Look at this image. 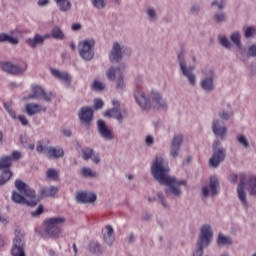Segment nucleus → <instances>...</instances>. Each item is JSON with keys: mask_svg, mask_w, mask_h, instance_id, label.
I'll use <instances>...</instances> for the list:
<instances>
[{"mask_svg": "<svg viewBox=\"0 0 256 256\" xmlns=\"http://www.w3.org/2000/svg\"><path fill=\"white\" fill-rule=\"evenodd\" d=\"M94 150L93 148H84L82 149V158L84 161H89L93 157Z\"/></svg>", "mask_w": 256, "mask_h": 256, "instance_id": "40", "label": "nucleus"}, {"mask_svg": "<svg viewBox=\"0 0 256 256\" xmlns=\"http://www.w3.org/2000/svg\"><path fill=\"white\" fill-rule=\"evenodd\" d=\"M228 179L230 183H237V179H239V176L237 174H230Z\"/></svg>", "mask_w": 256, "mask_h": 256, "instance_id": "60", "label": "nucleus"}, {"mask_svg": "<svg viewBox=\"0 0 256 256\" xmlns=\"http://www.w3.org/2000/svg\"><path fill=\"white\" fill-rule=\"evenodd\" d=\"M18 119H19L20 123H22V125L24 127L29 125V120H27V117H25L24 115L18 116Z\"/></svg>", "mask_w": 256, "mask_h": 256, "instance_id": "57", "label": "nucleus"}, {"mask_svg": "<svg viewBox=\"0 0 256 256\" xmlns=\"http://www.w3.org/2000/svg\"><path fill=\"white\" fill-rule=\"evenodd\" d=\"M147 15L152 21H156L157 19V11L154 10L152 7H148Z\"/></svg>", "mask_w": 256, "mask_h": 256, "instance_id": "50", "label": "nucleus"}, {"mask_svg": "<svg viewBox=\"0 0 256 256\" xmlns=\"http://www.w3.org/2000/svg\"><path fill=\"white\" fill-rule=\"evenodd\" d=\"M88 251H90L93 255H101V253H103V248L99 242L92 241L88 245Z\"/></svg>", "mask_w": 256, "mask_h": 256, "instance_id": "30", "label": "nucleus"}, {"mask_svg": "<svg viewBox=\"0 0 256 256\" xmlns=\"http://www.w3.org/2000/svg\"><path fill=\"white\" fill-rule=\"evenodd\" d=\"M78 203H95L97 195L89 192H79L76 196Z\"/></svg>", "mask_w": 256, "mask_h": 256, "instance_id": "21", "label": "nucleus"}, {"mask_svg": "<svg viewBox=\"0 0 256 256\" xmlns=\"http://www.w3.org/2000/svg\"><path fill=\"white\" fill-rule=\"evenodd\" d=\"M218 117H220V119H223V121H229V119L233 117V112L232 110L230 111L220 110L218 113Z\"/></svg>", "mask_w": 256, "mask_h": 256, "instance_id": "41", "label": "nucleus"}, {"mask_svg": "<svg viewBox=\"0 0 256 256\" xmlns=\"http://www.w3.org/2000/svg\"><path fill=\"white\" fill-rule=\"evenodd\" d=\"M240 183L237 187L238 198L243 203L244 207H249V202L247 201V194L245 193V183L247 181V175L241 173L239 175Z\"/></svg>", "mask_w": 256, "mask_h": 256, "instance_id": "12", "label": "nucleus"}, {"mask_svg": "<svg viewBox=\"0 0 256 256\" xmlns=\"http://www.w3.org/2000/svg\"><path fill=\"white\" fill-rule=\"evenodd\" d=\"M55 3L57 5V7L60 9V11L62 12H67V11H71V1L69 0H55Z\"/></svg>", "mask_w": 256, "mask_h": 256, "instance_id": "32", "label": "nucleus"}, {"mask_svg": "<svg viewBox=\"0 0 256 256\" xmlns=\"http://www.w3.org/2000/svg\"><path fill=\"white\" fill-rule=\"evenodd\" d=\"M183 134L174 135L170 144V157L177 159L181 153V146L183 145Z\"/></svg>", "mask_w": 256, "mask_h": 256, "instance_id": "10", "label": "nucleus"}, {"mask_svg": "<svg viewBox=\"0 0 256 256\" xmlns=\"http://www.w3.org/2000/svg\"><path fill=\"white\" fill-rule=\"evenodd\" d=\"M153 143H155V138H153V136L148 135L146 137V145H148V147H151V145H153Z\"/></svg>", "mask_w": 256, "mask_h": 256, "instance_id": "58", "label": "nucleus"}, {"mask_svg": "<svg viewBox=\"0 0 256 256\" xmlns=\"http://www.w3.org/2000/svg\"><path fill=\"white\" fill-rule=\"evenodd\" d=\"M204 78L200 82V87L203 91L211 93L215 89V70L211 67H206L202 71Z\"/></svg>", "mask_w": 256, "mask_h": 256, "instance_id": "6", "label": "nucleus"}, {"mask_svg": "<svg viewBox=\"0 0 256 256\" xmlns=\"http://www.w3.org/2000/svg\"><path fill=\"white\" fill-rule=\"evenodd\" d=\"M93 108L89 106H83L78 111V119L84 125H91V121H93Z\"/></svg>", "mask_w": 256, "mask_h": 256, "instance_id": "14", "label": "nucleus"}, {"mask_svg": "<svg viewBox=\"0 0 256 256\" xmlns=\"http://www.w3.org/2000/svg\"><path fill=\"white\" fill-rule=\"evenodd\" d=\"M25 109L29 117H32V115H37V113H41V111H46V108H42L41 105L35 103L26 104Z\"/></svg>", "mask_w": 256, "mask_h": 256, "instance_id": "24", "label": "nucleus"}, {"mask_svg": "<svg viewBox=\"0 0 256 256\" xmlns=\"http://www.w3.org/2000/svg\"><path fill=\"white\" fill-rule=\"evenodd\" d=\"M43 213V205H39L38 208L31 212L32 217H39Z\"/></svg>", "mask_w": 256, "mask_h": 256, "instance_id": "55", "label": "nucleus"}, {"mask_svg": "<svg viewBox=\"0 0 256 256\" xmlns=\"http://www.w3.org/2000/svg\"><path fill=\"white\" fill-rule=\"evenodd\" d=\"M143 221H151V219H153V215L150 213H144V215L142 216Z\"/></svg>", "mask_w": 256, "mask_h": 256, "instance_id": "61", "label": "nucleus"}, {"mask_svg": "<svg viewBox=\"0 0 256 256\" xmlns=\"http://www.w3.org/2000/svg\"><path fill=\"white\" fill-rule=\"evenodd\" d=\"M109 59L111 63H121V61H123V47H121L119 42L113 43L109 53Z\"/></svg>", "mask_w": 256, "mask_h": 256, "instance_id": "13", "label": "nucleus"}, {"mask_svg": "<svg viewBox=\"0 0 256 256\" xmlns=\"http://www.w3.org/2000/svg\"><path fill=\"white\" fill-rule=\"evenodd\" d=\"M152 101L154 103V109H157L158 111H166L167 109V101L163 99V96L161 93L152 90L151 92Z\"/></svg>", "mask_w": 256, "mask_h": 256, "instance_id": "18", "label": "nucleus"}, {"mask_svg": "<svg viewBox=\"0 0 256 256\" xmlns=\"http://www.w3.org/2000/svg\"><path fill=\"white\" fill-rule=\"evenodd\" d=\"M217 243L220 247H223V245H233V240L229 236H225L223 234H219L217 238Z\"/></svg>", "mask_w": 256, "mask_h": 256, "instance_id": "34", "label": "nucleus"}, {"mask_svg": "<svg viewBox=\"0 0 256 256\" xmlns=\"http://www.w3.org/2000/svg\"><path fill=\"white\" fill-rule=\"evenodd\" d=\"M202 195H203L204 197H209V187H208V186H204V187L202 188Z\"/></svg>", "mask_w": 256, "mask_h": 256, "instance_id": "62", "label": "nucleus"}, {"mask_svg": "<svg viewBox=\"0 0 256 256\" xmlns=\"http://www.w3.org/2000/svg\"><path fill=\"white\" fill-rule=\"evenodd\" d=\"M212 131L216 137L225 139L227 136V126H225L223 120L214 119L212 122Z\"/></svg>", "mask_w": 256, "mask_h": 256, "instance_id": "15", "label": "nucleus"}, {"mask_svg": "<svg viewBox=\"0 0 256 256\" xmlns=\"http://www.w3.org/2000/svg\"><path fill=\"white\" fill-rule=\"evenodd\" d=\"M227 157V150L225 148H219V150H213V155L209 160L210 167H213V169H217L223 161H225V158Z\"/></svg>", "mask_w": 256, "mask_h": 256, "instance_id": "11", "label": "nucleus"}, {"mask_svg": "<svg viewBox=\"0 0 256 256\" xmlns=\"http://www.w3.org/2000/svg\"><path fill=\"white\" fill-rule=\"evenodd\" d=\"M230 40L232 41V43H234V45H236V47H238V49H241V33H232L230 36Z\"/></svg>", "mask_w": 256, "mask_h": 256, "instance_id": "36", "label": "nucleus"}, {"mask_svg": "<svg viewBox=\"0 0 256 256\" xmlns=\"http://www.w3.org/2000/svg\"><path fill=\"white\" fill-rule=\"evenodd\" d=\"M15 187L19 193L15 191L12 192L11 199L13 203H17L18 205H27L28 207H35L37 203H39L35 190L31 189L25 182L16 180Z\"/></svg>", "mask_w": 256, "mask_h": 256, "instance_id": "2", "label": "nucleus"}, {"mask_svg": "<svg viewBox=\"0 0 256 256\" xmlns=\"http://www.w3.org/2000/svg\"><path fill=\"white\" fill-rule=\"evenodd\" d=\"M248 57H256V44L251 45L247 52Z\"/></svg>", "mask_w": 256, "mask_h": 256, "instance_id": "53", "label": "nucleus"}, {"mask_svg": "<svg viewBox=\"0 0 256 256\" xmlns=\"http://www.w3.org/2000/svg\"><path fill=\"white\" fill-rule=\"evenodd\" d=\"M27 45L35 49L38 45H43V36L35 34L34 38H29L26 40Z\"/></svg>", "mask_w": 256, "mask_h": 256, "instance_id": "31", "label": "nucleus"}, {"mask_svg": "<svg viewBox=\"0 0 256 256\" xmlns=\"http://www.w3.org/2000/svg\"><path fill=\"white\" fill-rule=\"evenodd\" d=\"M65 217H52L44 221V231L49 237H58L61 234V227L65 224Z\"/></svg>", "mask_w": 256, "mask_h": 256, "instance_id": "4", "label": "nucleus"}, {"mask_svg": "<svg viewBox=\"0 0 256 256\" xmlns=\"http://www.w3.org/2000/svg\"><path fill=\"white\" fill-rule=\"evenodd\" d=\"M57 187L51 186L50 188L47 187H41L39 190L40 199H43L45 197H53L54 195H57Z\"/></svg>", "mask_w": 256, "mask_h": 256, "instance_id": "25", "label": "nucleus"}, {"mask_svg": "<svg viewBox=\"0 0 256 256\" xmlns=\"http://www.w3.org/2000/svg\"><path fill=\"white\" fill-rule=\"evenodd\" d=\"M199 11H201V6L197 4L192 5V7L190 8V12L192 13V15H197Z\"/></svg>", "mask_w": 256, "mask_h": 256, "instance_id": "56", "label": "nucleus"}, {"mask_svg": "<svg viewBox=\"0 0 256 256\" xmlns=\"http://www.w3.org/2000/svg\"><path fill=\"white\" fill-rule=\"evenodd\" d=\"M51 73L56 79H59L60 81H63L66 83L67 87L71 86V76L67 72H60L57 69H51Z\"/></svg>", "mask_w": 256, "mask_h": 256, "instance_id": "23", "label": "nucleus"}, {"mask_svg": "<svg viewBox=\"0 0 256 256\" xmlns=\"http://www.w3.org/2000/svg\"><path fill=\"white\" fill-rule=\"evenodd\" d=\"M4 109L5 111H7L12 119H17V113H15V110H13V106L11 105V103L5 102Z\"/></svg>", "mask_w": 256, "mask_h": 256, "instance_id": "39", "label": "nucleus"}, {"mask_svg": "<svg viewBox=\"0 0 256 256\" xmlns=\"http://www.w3.org/2000/svg\"><path fill=\"white\" fill-rule=\"evenodd\" d=\"M12 256H25V236L21 231H15V238L11 249Z\"/></svg>", "mask_w": 256, "mask_h": 256, "instance_id": "7", "label": "nucleus"}, {"mask_svg": "<svg viewBox=\"0 0 256 256\" xmlns=\"http://www.w3.org/2000/svg\"><path fill=\"white\" fill-rule=\"evenodd\" d=\"M211 7H217L218 11H223L225 9V0H214L211 2Z\"/></svg>", "mask_w": 256, "mask_h": 256, "instance_id": "45", "label": "nucleus"}, {"mask_svg": "<svg viewBox=\"0 0 256 256\" xmlns=\"http://www.w3.org/2000/svg\"><path fill=\"white\" fill-rule=\"evenodd\" d=\"M97 129H98V133H100L103 139H105L106 141H113L114 139L113 132L107 127L105 120L97 121Z\"/></svg>", "mask_w": 256, "mask_h": 256, "instance_id": "19", "label": "nucleus"}, {"mask_svg": "<svg viewBox=\"0 0 256 256\" xmlns=\"http://www.w3.org/2000/svg\"><path fill=\"white\" fill-rule=\"evenodd\" d=\"M2 71L5 73H9V75H23L25 73L27 67L21 68L11 62H2L1 63Z\"/></svg>", "mask_w": 256, "mask_h": 256, "instance_id": "17", "label": "nucleus"}, {"mask_svg": "<svg viewBox=\"0 0 256 256\" xmlns=\"http://www.w3.org/2000/svg\"><path fill=\"white\" fill-rule=\"evenodd\" d=\"M36 151L38 153H43V151H49V147L44 146L43 141H38Z\"/></svg>", "mask_w": 256, "mask_h": 256, "instance_id": "52", "label": "nucleus"}, {"mask_svg": "<svg viewBox=\"0 0 256 256\" xmlns=\"http://www.w3.org/2000/svg\"><path fill=\"white\" fill-rule=\"evenodd\" d=\"M46 175H47L48 179H54V180L59 179V174L57 173V170H55V169H48L46 172Z\"/></svg>", "mask_w": 256, "mask_h": 256, "instance_id": "48", "label": "nucleus"}, {"mask_svg": "<svg viewBox=\"0 0 256 256\" xmlns=\"http://www.w3.org/2000/svg\"><path fill=\"white\" fill-rule=\"evenodd\" d=\"M103 105H104V103H103V100H101V98H96L94 100L93 107H94L95 111H99V109H103Z\"/></svg>", "mask_w": 256, "mask_h": 256, "instance_id": "51", "label": "nucleus"}, {"mask_svg": "<svg viewBox=\"0 0 256 256\" xmlns=\"http://www.w3.org/2000/svg\"><path fill=\"white\" fill-rule=\"evenodd\" d=\"M213 21L216 23V25H221V23H226L227 21V13L225 11L220 10L214 13L213 15Z\"/></svg>", "mask_w": 256, "mask_h": 256, "instance_id": "28", "label": "nucleus"}, {"mask_svg": "<svg viewBox=\"0 0 256 256\" xmlns=\"http://www.w3.org/2000/svg\"><path fill=\"white\" fill-rule=\"evenodd\" d=\"M218 41L220 45H222V47H224L225 49H231V47H233L231 41H229V39L225 36H219Z\"/></svg>", "mask_w": 256, "mask_h": 256, "instance_id": "38", "label": "nucleus"}, {"mask_svg": "<svg viewBox=\"0 0 256 256\" xmlns=\"http://www.w3.org/2000/svg\"><path fill=\"white\" fill-rule=\"evenodd\" d=\"M91 3L95 9H105L107 7L105 0H91Z\"/></svg>", "mask_w": 256, "mask_h": 256, "instance_id": "44", "label": "nucleus"}, {"mask_svg": "<svg viewBox=\"0 0 256 256\" xmlns=\"http://www.w3.org/2000/svg\"><path fill=\"white\" fill-rule=\"evenodd\" d=\"M63 155H65V152L60 147L48 148L47 157H49V159H61Z\"/></svg>", "mask_w": 256, "mask_h": 256, "instance_id": "26", "label": "nucleus"}, {"mask_svg": "<svg viewBox=\"0 0 256 256\" xmlns=\"http://www.w3.org/2000/svg\"><path fill=\"white\" fill-rule=\"evenodd\" d=\"M249 195L256 197V176H252L248 180Z\"/></svg>", "mask_w": 256, "mask_h": 256, "instance_id": "35", "label": "nucleus"}, {"mask_svg": "<svg viewBox=\"0 0 256 256\" xmlns=\"http://www.w3.org/2000/svg\"><path fill=\"white\" fill-rule=\"evenodd\" d=\"M81 175H83L84 177H97V174L95 172H93V170H91V168H87V167H83L81 169Z\"/></svg>", "mask_w": 256, "mask_h": 256, "instance_id": "43", "label": "nucleus"}, {"mask_svg": "<svg viewBox=\"0 0 256 256\" xmlns=\"http://www.w3.org/2000/svg\"><path fill=\"white\" fill-rule=\"evenodd\" d=\"M104 117H108V119H116L119 123H123V119H125V116H123V113H121V110L117 107L106 110L104 112Z\"/></svg>", "mask_w": 256, "mask_h": 256, "instance_id": "20", "label": "nucleus"}, {"mask_svg": "<svg viewBox=\"0 0 256 256\" xmlns=\"http://www.w3.org/2000/svg\"><path fill=\"white\" fill-rule=\"evenodd\" d=\"M95 40L93 38L85 39L78 44V53L84 61H92L95 57Z\"/></svg>", "mask_w": 256, "mask_h": 256, "instance_id": "5", "label": "nucleus"}, {"mask_svg": "<svg viewBox=\"0 0 256 256\" xmlns=\"http://www.w3.org/2000/svg\"><path fill=\"white\" fill-rule=\"evenodd\" d=\"M117 71H121V69H119V67H110L106 72L107 79H109V81H115V75L117 74Z\"/></svg>", "mask_w": 256, "mask_h": 256, "instance_id": "37", "label": "nucleus"}, {"mask_svg": "<svg viewBox=\"0 0 256 256\" xmlns=\"http://www.w3.org/2000/svg\"><path fill=\"white\" fill-rule=\"evenodd\" d=\"M179 68L186 79L189 81L192 87L197 85V76L195 75V66H187V61H185V52L181 51L177 56Z\"/></svg>", "mask_w": 256, "mask_h": 256, "instance_id": "3", "label": "nucleus"}, {"mask_svg": "<svg viewBox=\"0 0 256 256\" xmlns=\"http://www.w3.org/2000/svg\"><path fill=\"white\" fill-rule=\"evenodd\" d=\"M169 163L162 156L156 155L151 165V174L160 185H165L166 195H172L175 199L181 198L183 190L181 187H187V180H179L176 177L169 176Z\"/></svg>", "mask_w": 256, "mask_h": 256, "instance_id": "1", "label": "nucleus"}, {"mask_svg": "<svg viewBox=\"0 0 256 256\" xmlns=\"http://www.w3.org/2000/svg\"><path fill=\"white\" fill-rule=\"evenodd\" d=\"M105 230L106 232L103 235L104 242L106 245L111 247V245H113L115 242V230H113L111 225H106Z\"/></svg>", "mask_w": 256, "mask_h": 256, "instance_id": "22", "label": "nucleus"}, {"mask_svg": "<svg viewBox=\"0 0 256 256\" xmlns=\"http://www.w3.org/2000/svg\"><path fill=\"white\" fill-rule=\"evenodd\" d=\"M51 37L52 39L63 41V39H65V34L63 33V30L59 28V26H54L51 30Z\"/></svg>", "mask_w": 256, "mask_h": 256, "instance_id": "33", "label": "nucleus"}, {"mask_svg": "<svg viewBox=\"0 0 256 256\" xmlns=\"http://www.w3.org/2000/svg\"><path fill=\"white\" fill-rule=\"evenodd\" d=\"M256 33V29L254 26H250L248 28H246L245 32H244V37L246 39H251V37H253V35Z\"/></svg>", "mask_w": 256, "mask_h": 256, "instance_id": "47", "label": "nucleus"}, {"mask_svg": "<svg viewBox=\"0 0 256 256\" xmlns=\"http://www.w3.org/2000/svg\"><path fill=\"white\" fill-rule=\"evenodd\" d=\"M157 197L162 207H165V208L169 207V203H167V199L165 198V194H163V192H158Z\"/></svg>", "mask_w": 256, "mask_h": 256, "instance_id": "46", "label": "nucleus"}, {"mask_svg": "<svg viewBox=\"0 0 256 256\" xmlns=\"http://www.w3.org/2000/svg\"><path fill=\"white\" fill-rule=\"evenodd\" d=\"M238 142L240 143V145H243V147H245V149H249V147H250L249 140L247 139V137L245 135L239 136Z\"/></svg>", "mask_w": 256, "mask_h": 256, "instance_id": "49", "label": "nucleus"}, {"mask_svg": "<svg viewBox=\"0 0 256 256\" xmlns=\"http://www.w3.org/2000/svg\"><path fill=\"white\" fill-rule=\"evenodd\" d=\"M71 29H72V31H80V29H81V24H79V23H74V24H72Z\"/></svg>", "mask_w": 256, "mask_h": 256, "instance_id": "63", "label": "nucleus"}, {"mask_svg": "<svg viewBox=\"0 0 256 256\" xmlns=\"http://www.w3.org/2000/svg\"><path fill=\"white\" fill-rule=\"evenodd\" d=\"M21 158V152L19 151H14L11 155V159L14 161H17V159H20Z\"/></svg>", "mask_w": 256, "mask_h": 256, "instance_id": "59", "label": "nucleus"}, {"mask_svg": "<svg viewBox=\"0 0 256 256\" xmlns=\"http://www.w3.org/2000/svg\"><path fill=\"white\" fill-rule=\"evenodd\" d=\"M134 97L136 99V102L138 105L143 109L144 111L151 110V100L147 98V95H145V92L138 90L134 93Z\"/></svg>", "mask_w": 256, "mask_h": 256, "instance_id": "16", "label": "nucleus"}, {"mask_svg": "<svg viewBox=\"0 0 256 256\" xmlns=\"http://www.w3.org/2000/svg\"><path fill=\"white\" fill-rule=\"evenodd\" d=\"M12 158L11 156H3L0 158V171L4 169L2 174L0 175V186L5 185L13 177V173L9 170L11 167Z\"/></svg>", "mask_w": 256, "mask_h": 256, "instance_id": "8", "label": "nucleus"}, {"mask_svg": "<svg viewBox=\"0 0 256 256\" xmlns=\"http://www.w3.org/2000/svg\"><path fill=\"white\" fill-rule=\"evenodd\" d=\"M0 43H10V45H19V39L7 33H0Z\"/></svg>", "mask_w": 256, "mask_h": 256, "instance_id": "29", "label": "nucleus"}, {"mask_svg": "<svg viewBox=\"0 0 256 256\" xmlns=\"http://www.w3.org/2000/svg\"><path fill=\"white\" fill-rule=\"evenodd\" d=\"M62 133H63V135H65V137H71V135H72L71 130H69V129H63Z\"/></svg>", "mask_w": 256, "mask_h": 256, "instance_id": "64", "label": "nucleus"}, {"mask_svg": "<svg viewBox=\"0 0 256 256\" xmlns=\"http://www.w3.org/2000/svg\"><path fill=\"white\" fill-rule=\"evenodd\" d=\"M123 87H125V82L123 80V75H120L116 80V89H123Z\"/></svg>", "mask_w": 256, "mask_h": 256, "instance_id": "54", "label": "nucleus"}, {"mask_svg": "<svg viewBox=\"0 0 256 256\" xmlns=\"http://www.w3.org/2000/svg\"><path fill=\"white\" fill-rule=\"evenodd\" d=\"M219 179H217L215 176L210 177V194L212 197H217L219 195Z\"/></svg>", "mask_w": 256, "mask_h": 256, "instance_id": "27", "label": "nucleus"}, {"mask_svg": "<svg viewBox=\"0 0 256 256\" xmlns=\"http://www.w3.org/2000/svg\"><path fill=\"white\" fill-rule=\"evenodd\" d=\"M91 88L93 91H103L105 90V84L99 82L98 80H94L91 84Z\"/></svg>", "mask_w": 256, "mask_h": 256, "instance_id": "42", "label": "nucleus"}, {"mask_svg": "<svg viewBox=\"0 0 256 256\" xmlns=\"http://www.w3.org/2000/svg\"><path fill=\"white\" fill-rule=\"evenodd\" d=\"M43 98L47 103H51L55 94L53 92L45 93V90L41 86H32V93L27 96V99H39Z\"/></svg>", "mask_w": 256, "mask_h": 256, "instance_id": "9", "label": "nucleus"}]
</instances>
